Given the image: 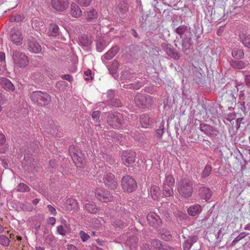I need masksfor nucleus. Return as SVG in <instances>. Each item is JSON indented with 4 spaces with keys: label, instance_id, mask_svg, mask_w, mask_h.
I'll return each mask as SVG.
<instances>
[{
    "label": "nucleus",
    "instance_id": "1",
    "mask_svg": "<svg viewBox=\"0 0 250 250\" xmlns=\"http://www.w3.org/2000/svg\"><path fill=\"white\" fill-rule=\"evenodd\" d=\"M177 190L183 197H190L193 192L191 181L189 179L181 180L177 183Z\"/></svg>",
    "mask_w": 250,
    "mask_h": 250
},
{
    "label": "nucleus",
    "instance_id": "2",
    "mask_svg": "<svg viewBox=\"0 0 250 250\" xmlns=\"http://www.w3.org/2000/svg\"><path fill=\"white\" fill-rule=\"evenodd\" d=\"M30 98L34 103L41 106L47 105L51 101V97L49 95L40 91L32 92Z\"/></svg>",
    "mask_w": 250,
    "mask_h": 250
},
{
    "label": "nucleus",
    "instance_id": "3",
    "mask_svg": "<svg viewBox=\"0 0 250 250\" xmlns=\"http://www.w3.org/2000/svg\"><path fill=\"white\" fill-rule=\"evenodd\" d=\"M124 122V117L122 114L115 112L110 114L107 119V123L113 128H120Z\"/></svg>",
    "mask_w": 250,
    "mask_h": 250
},
{
    "label": "nucleus",
    "instance_id": "4",
    "mask_svg": "<svg viewBox=\"0 0 250 250\" xmlns=\"http://www.w3.org/2000/svg\"><path fill=\"white\" fill-rule=\"evenodd\" d=\"M12 58L15 66L18 67L24 68L29 63L27 57L24 54L20 52H14Z\"/></svg>",
    "mask_w": 250,
    "mask_h": 250
},
{
    "label": "nucleus",
    "instance_id": "5",
    "mask_svg": "<svg viewBox=\"0 0 250 250\" xmlns=\"http://www.w3.org/2000/svg\"><path fill=\"white\" fill-rule=\"evenodd\" d=\"M135 102L138 106L145 108L150 106L153 102L150 95L138 94L135 98Z\"/></svg>",
    "mask_w": 250,
    "mask_h": 250
},
{
    "label": "nucleus",
    "instance_id": "6",
    "mask_svg": "<svg viewBox=\"0 0 250 250\" xmlns=\"http://www.w3.org/2000/svg\"><path fill=\"white\" fill-rule=\"evenodd\" d=\"M122 186L124 190L132 192L136 188L137 184L133 178L129 175H126L122 178Z\"/></svg>",
    "mask_w": 250,
    "mask_h": 250
},
{
    "label": "nucleus",
    "instance_id": "7",
    "mask_svg": "<svg viewBox=\"0 0 250 250\" xmlns=\"http://www.w3.org/2000/svg\"><path fill=\"white\" fill-rule=\"evenodd\" d=\"M95 197L100 201L103 202H108L113 200V196L109 192H105L101 187L97 188L95 191Z\"/></svg>",
    "mask_w": 250,
    "mask_h": 250
},
{
    "label": "nucleus",
    "instance_id": "8",
    "mask_svg": "<svg viewBox=\"0 0 250 250\" xmlns=\"http://www.w3.org/2000/svg\"><path fill=\"white\" fill-rule=\"evenodd\" d=\"M51 4L56 11L63 12L68 8L69 1L68 0H51Z\"/></svg>",
    "mask_w": 250,
    "mask_h": 250
},
{
    "label": "nucleus",
    "instance_id": "9",
    "mask_svg": "<svg viewBox=\"0 0 250 250\" xmlns=\"http://www.w3.org/2000/svg\"><path fill=\"white\" fill-rule=\"evenodd\" d=\"M135 157L136 154L134 152L126 151L123 152L122 160L125 165L129 167L135 162Z\"/></svg>",
    "mask_w": 250,
    "mask_h": 250
},
{
    "label": "nucleus",
    "instance_id": "10",
    "mask_svg": "<svg viewBox=\"0 0 250 250\" xmlns=\"http://www.w3.org/2000/svg\"><path fill=\"white\" fill-rule=\"evenodd\" d=\"M104 183L106 187L111 189H115L118 187V183L114 175L109 173L104 177Z\"/></svg>",
    "mask_w": 250,
    "mask_h": 250
},
{
    "label": "nucleus",
    "instance_id": "11",
    "mask_svg": "<svg viewBox=\"0 0 250 250\" xmlns=\"http://www.w3.org/2000/svg\"><path fill=\"white\" fill-rule=\"evenodd\" d=\"M10 38L12 42L17 44L20 45L22 43V37L20 30L13 28L10 32Z\"/></svg>",
    "mask_w": 250,
    "mask_h": 250
},
{
    "label": "nucleus",
    "instance_id": "12",
    "mask_svg": "<svg viewBox=\"0 0 250 250\" xmlns=\"http://www.w3.org/2000/svg\"><path fill=\"white\" fill-rule=\"evenodd\" d=\"M229 64L235 69H243L247 67H250V63L246 60H231L229 62Z\"/></svg>",
    "mask_w": 250,
    "mask_h": 250
},
{
    "label": "nucleus",
    "instance_id": "13",
    "mask_svg": "<svg viewBox=\"0 0 250 250\" xmlns=\"http://www.w3.org/2000/svg\"><path fill=\"white\" fill-rule=\"evenodd\" d=\"M27 44L28 50L31 52L39 53L42 50L41 45L33 38L29 39L27 41Z\"/></svg>",
    "mask_w": 250,
    "mask_h": 250
},
{
    "label": "nucleus",
    "instance_id": "14",
    "mask_svg": "<svg viewBox=\"0 0 250 250\" xmlns=\"http://www.w3.org/2000/svg\"><path fill=\"white\" fill-rule=\"evenodd\" d=\"M147 220L150 226L154 227H157L161 223L160 218L154 212H150L148 214Z\"/></svg>",
    "mask_w": 250,
    "mask_h": 250
},
{
    "label": "nucleus",
    "instance_id": "15",
    "mask_svg": "<svg viewBox=\"0 0 250 250\" xmlns=\"http://www.w3.org/2000/svg\"><path fill=\"white\" fill-rule=\"evenodd\" d=\"M1 86L8 92H13L15 90V86L8 79L2 77L0 79Z\"/></svg>",
    "mask_w": 250,
    "mask_h": 250
},
{
    "label": "nucleus",
    "instance_id": "16",
    "mask_svg": "<svg viewBox=\"0 0 250 250\" xmlns=\"http://www.w3.org/2000/svg\"><path fill=\"white\" fill-rule=\"evenodd\" d=\"M71 156L74 163L77 167H81L85 165V161L82 154L79 155L77 153L73 152L71 154Z\"/></svg>",
    "mask_w": 250,
    "mask_h": 250
},
{
    "label": "nucleus",
    "instance_id": "17",
    "mask_svg": "<svg viewBox=\"0 0 250 250\" xmlns=\"http://www.w3.org/2000/svg\"><path fill=\"white\" fill-rule=\"evenodd\" d=\"M84 16L87 22H94L98 19V14L96 10L90 9L85 12Z\"/></svg>",
    "mask_w": 250,
    "mask_h": 250
},
{
    "label": "nucleus",
    "instance_id": "18",
    "mask_svg": "<svg viewBox=\"0 0 250 250\" xmlns=\"http://www.w3.org/2000/svg\"><path fill=\"white\" fill-rule=\"evenodd\" d=\"M152 122V118L149 116L143 114L140 116V123L142 127L147 128H148Z\"/></svg>",
    "mask_w": 250,
    "mask_h": 250
},
{
    "label": "nucleus",
    "instance_id": "19",
    "mask_svg": "<svg viewBox=\"0 0 250 250\" xmlns=\"http://www.w3.org/2000/svg\"><path fill=\"white\" fill-rule=\"evenodd\" d=\"M70 14L75 18H79L82 15V10L75 3L73 2L71 5Z\"/></svg>",
    "mask_w": 250,
    "mask_h": 250
},
{
    "label": "nucleus",
    "instance_id": "20",
    "mask_svg": "<svg viewBox=\"0 0 250 250\" xmlns=\"http://www.w3.org/2000/svg\"><path fill=\"white\" fill-rule=\"evenodd\" d=\"M200 195L202 199L207 201L211 198L212 193L209 188L204 187L200 189Z\"/></svg>",
    "mask_w": 250,
    "mask_h": 250
},
{
    "label": "nucleus",
    "instance_id": "21",
    "mask_svg": "<svg viewBox=\"0 0 250 250\" xmlns=\"http://www.w3.org/2000/svg\"><path fill=\"white\" fill-rule=\"evenodd\" d=\"M202 210V207L200 205L194 204L188 208V212L189 215L194 216L200 214Z\"/></svg>",
    "mask_w": 250,
    "mask_h": 250
},
{
    "label": "nucleus",
    "instance_id": "22",
    "mask_svg": "<svg viewBox=\"0 0 250 250\" xmlns=\"http://www.w3.org/2000/svg\"><path fill=\"white\" fill-rule=\"evenodd\" d=\"M240 42L244 46L250 49V35L248 33H242L239 35Z\"/></svg>",
    "mask_w": 250,
    "mask_h": 250
},
{
    "label": "nucleus",
    "instance_id": "23",
    "mask_svg": "<svg viewBox=\"0 0 250 250\" xmlns=\"http://www.w3.org/2000/svg\"><path fill=\"white\" fill-rule=\"evenodd\" d=\"M197 237L195 236H191L188 237L183 244L184 250H189L193 244L197 241Z\"/></svg>",
    "mask_w": 250,
    "mask_h": 250
},
{
    "label": "nucleus",
    "instance_id": "24",
    "mask_svg": "<svg viewBox=\"0 0 250 250\" xmlns=\"http://www.w3.org/2000/svg\"><path fill=\"white\" fill-rule=\"evenodd\" d=\"M119 50V47L117 45H115L110 49L107 52H106L104 57L107 60H111L112 59L115 55L117 53Z\"/></svg>",
    "mask_w": 250,
    "mask_h": 250
},
{
    "label": "nucleus",
    "instance_id": "25",
    "mask_svg": "<svg viewBox=\"0 0 250 250\" xmlns=\"http://www.w3.org/2000/svg\"><path fill=\"white\" fill-rule=\"evenodd\" d=\"M200 129L202 132L208 135L214 134L216 131L212 126L207 124H201L200 125Z\"/></svg>",
    "mask_w": 250,
    "mask_h": 250
},
{
    "label": "nucleus",
    "instance_id": "26",
    "mask_svg": "<svg viewBox=\"0 0 250 250\" xmlns=\"http://www.w3.org/2000/svg\"><path fill=\"white\" fill-rule=\"evenodd\" d=\"M175 183V179L172 174L165 175V179L164 180L163 186L172 187Z\"/></svg>",
    "mask_w": 250,
    "mask_h": 250
},
{
    "label": "nucleus",
    "instance_id": "27",
    "mask_svg": "<svg viewBox=\"0 0 250 250\" xmlns=\"http://www.w3.org/2000/svg\"><path fill=\"white\" fill-rule=\"evenodd\" d=\"M151 196L154 200H157L160 195V188L157 186H152L150 190Z\"/></svg>",
    "mask_w": 250,
    "mask_h": 250
},
{
    "label": "nucleus",
    "instance_id": "28",
    "mask_svg": "<svg viewBox=\"0 0 250 250\" xmlns=\"http://www.w3.org/2000/svg\"><path fill=\"white\" fill-rule=\"evenodd\" d=\"M69 228V227L66 224H64V226L62 225H59L57 227V232L60 235L64 236L66 235L67 233Z\"/></svg>",
    "mask_w": 250,
    "mask_h": 250
},
{
    "label": "nucleus",
    "instance_id": "29",
    "mask_svg": "<svg viewBox=\"0 0 250 250\" xmlns=\"http://www.w3.org/2000/svg\"><path fill=\"white\" fill-rule=\"evenodd\" d=\"M118 9L120 12L122 14L126 13L128 10V3L125 0L120 1L118 5Z\"/></svg>",
    "mask_w": 250,
    "mask_h": 250
},
{
    "label": "nucleus",
    "instance_id": "30",
    "mask_svg": "<svg viewBox=\"0 0 250 250\" xmlns=\"http://www.w3.org/2000/svg\"><path fill=\"white\" fill-rule=\"evenodd\" d=\"M232 56L236 59H242L244 57V52L241 49H235L231 52Z\"/></svg>",
    "mask_w": 250,
    "mask_h": 250
},
{
    "label": "nucleus",
    "instance_id": "31",
    "mask_svg": "<svg viewBox=\"0 0 250 250\" xmlns=\"http://www.w3.org/2000/svg\"><path fill=\"white\" fill-rule=\"evenodd\" d=\"M212 167L210 165L207 164L201 172V177L203 178H206L209 176L212 171Z\"/></svg>",
    "mask_w": 250,
    "mask_h": 250
},
{
    "label": "nucleus",
    "instance_id": "32",
    "mask_svg": "<svg viewBox=\"0 0 250 250\" xmlns=\"http://www.w3.org/2000/svg\"><path fill=\"white\" fill-rule=\"evenodd\" d=\"M163 195L165 197H170L173 194V190L172 187L163 186Z\"/></svg>",
    "mask_w": 250,
    "mask_h": 250
},
{
    "label": "nucleus",
    "instance_id": "33",
    "mask_svg": "<svg viewBox=\"0 0 250 250\" xmlns=\"http://www.w3.org/2000/svg\"><path fill=\"white\" fill-rule=\"evenodd\" d=\"M85 209L89 213H95L98 210V208L94 203H87L85 205Z\"/></svg>",
    "mask_w": 250,
    "mask_h": 250
},
{
    "label": "nucleus",
    "instance_id": "34",
    "mask_svg": "<svg viewBox=\"0 0 250 250\" xmlns=\"http://www.w3.org/2000/svg\"><path fill=\"white\" fill-rule=\"evenodd\" d=\"M49 30L50 35L52 36L56 37L59 34V27L56 24H51Z\"/></svg>",
    "mask_w": 250,
    "mask_h": 250
},
{
    "label": "nucleus",
    "instance_id": "35",
    "mask_svg": "<svg viewBox=\"0 0 250 250\" xmlns=\"http://www.w3.org/2000/svg\"><path fill=\"white\" fill-rule=\"evenodd\" d=\"M79 41L81 44L84 46H88L91 44V40L87 36L83 35L79 38Z\"/></svg>",
    "mask_w": 250,
    "mask_h": 250
},
{
    "label": "nucleus",
    "instance_id": "36",
    "mask_svg": "<svg viewBox=\"0 0 250 250\" xmlns=\"http://www.w3.org/2000/svg\"><path fill=\"white\" fill-rule=\"evenodd\" d=\"M30 190L29 187L24 183L19 184L16 188V190L21 192L29 191Z\"/></svg>",
    "mask_w": 250,
    "mask_h": 250
},
{
    "label": "nucleus",
    "instance_id": "37",
    "mask_svg": "<svg viewBox=\"0 0 250 250\" xmlns=\"http://www.w3.org/2000/svg\"><path fill=\"white\" fill-rule=\"evenodd\" d=\"M133 78V75L128 70L124 71L122 72L121 79L122 80L127 81L132 79Z\"/></svg>",
    "mask_w": 250,
    "mask_h": 250
},
{
    "label": "nucleus",
    "instance_id": "38",
    "mask_svg": "<svg viewBox=\"0 0 250 250\" xmlns=\"http://www.w3.org/2000/svg\"><path fill=\"white\" fill-rule=\"evenodd\" d=\"M10 242V239L4 235H0V244L4 247H8Z\"/></svg>",
    "mask_w": 250,
    "mask_h": 250
},
{
    "label": "nucleus",
    "instance_id": "39",
    "mask_svg": "<svg viewBox=\"0 0 250 250\" xmlns=\"http://www.w3.org/2000/svg\"><path fill=\"white\" fill-rule=\"evenodd\" d=\"M151 246L154 250H161L162 248L165 245H162L160 241L158 240H153L151 242Z\"/></svg>",
    "mask_w": 250,
    "mask_h": 250
},
{
    "label": "nucleus",
    "instance_id": "40",
    "mask_svg": "<svg viewBox=\"0 0 250 250\" xmlns=\"http://www.w3.org/2000/svg\"><path fill=\"white\" fill-rule=\"evenodd\" d=\"M43 23L42 21L35 19L32 21V26L35 30H38L40 29V26H43Z\"/></svg>",
    "mask_w": 250,
    "mask_h": 250
},
{
    "label": "nucleus",
    "instance_id": "41",
    "mask_svg": "<svg viewBox=\"0 0 250 250\" xmlns=\"http://www.w3.org/2000/svg\"><path fill=\"white\" fill-rule=\"evenodd\" d=\"M248 235V233L245 232L240 233L232 241V245L234 246L240 240L245 237Z\"/></svg>",
    "mask_w": 250,
    "mask_h": 250
},
{
    "label": "nucleus",
    "instance_id": "42",
    "mask_svg": "<svg viewBox=\"0 0 250 250\" xmlns=\"http://www.w3.org/2000/svg\"><path fill=\"white\" fill-rule=\"evenodd\" d=\"M168 55L175 60H178L180 58V54L176 50L170 49Z\"/></svg>",
    "mask_w": 250,
    "mask_h": 250
},
{
    "label": "nucleus",
    "instance_id": "43",
    "mask_svg": "<svg viewBox=\"0 0 250 250\" xmlns=\"http://www.w3.org/2000/svg\"><path fill=\"white\" fill-rule=\"evenodd\" d=\"M137 240L135 238H130L126 240V244L131 248H136L137 246Z\"/></svg>",
    "mask_w": 250,
    "mask_h": 250
},
{
    "label": "nucleus",
    "instance_id": "44",
    "mask_svg": "<svg viewBox=\"0 0 250 250\" xmlns=\"http://www.w3.org/2000/svg\"><path fill=\"white\" fill-rule=\"evenodd\" d=\"M24 19V17L23 15H15L11 17L9 19V21L11 22L16 21L20 22L22 21Z\"/></svg>",
    "mask_w": 250,
    "mask_h": 250
},
{
    "label": "nucleus",
    "instance_id": "45",
    "mask_svg": "<svg viewBox=\"0 0 250 250\" xmlns=\"http://www.w3.org/2000/svg\"><path fill=\"white\" fill-rule=\"evenodd\" d=\"M118 68V62L117 61H113L112 63L111 66L108 68L110 73L113 74L115 73Z\"/></svg>",
    "mask_w": 250,
    "mask_h": 250
},
{
    "label": "nucleus",
    "instance_id": "46",
    "mask_svg": "<svg viewBox=\"0 0 250 250\" xmlns=\"http://www.w3.org/2000/svg\"><path fill=\"white\" fill-rule=\"evenodd\" d=\"M188 29V26L186 25H181L175 29L176 32L180 35H183Z\"/></svg>",
    "mask_w": 250,
    "mask_h": 250
},
{
    "label": "nucleus",
    "instance_id": "47",
    "mask_svg": "<svg viewBox=\"0 0 250 250\" xmlns=\"http://www.w3.org/2000/svg\"><path fill=\"white\" fill-rule=\"evenodd\" d=\"M82 6L87 7L90 5L92 0H75Z\"/></svg>",
    "mask_w": 250,
    "mask_h": 250
},
{
    "label": "nucleus",
    "instance_id": "48",
    "mask_svg": "<svg viewBox=\"0 0 250 250\" xmlns=\"http://www.w3.org/2000/svg\"><path fill=\"white\" fill-rule=\"evenodd\" d=\"M79 234L83 242L86 241L90 238L89 235H88L87 233H86L85 232L82 230L80 231Z\"/></svg>",
    "mask_w": 250,
    "mask_h": 250
},
{
    "label": "nucleus",
    "instance_id": "49",
    "mask_svg": "<svg viewBox=\"0 0 250 250\" xmlns=\"http://www.w3.org/2000/svg\"><path fill=\"white\" fill-rule=\"evenodd\" d=\"M110 104L112 106L115 107H120L122 106V103L120 100L117 99L112 100Z\"/></svg>",
    "mask_w": 250,
    "mask_h": 250
},
{
    "label": "nucleus",
    "instance_id": "50",
    "mask_svg": "<svg viewBox=\"0 0 250 250\" xmlns=\"http://www.w3.org/2000/svg\"><path fill=\"white\" fill-rule=\"evenodd\" d=\"M67 204L71 206L68 209H71L74 208L77 206V202L76 200L74 199H69L67 200Z\"/></svg>",
    "mask_w": 250,
    "mask_h": 250
},
{
    "label": "nucleus",
    "instance_id": "51",
    "mask_svg": "<svg viewBox=\"0 0 250 250\" xmlns=\"http://www.w3.org/2000/svg\"><path fill=\"white\" fill-rule=\"evenodd\" d=\"M164 125L159 126L158 129L156 130V134L158 137H161L164 133Z\"/></svg>",
    "mask_w": 250,
    "mask_h": 250
},
{
    "label": "nucleus",
    "instance_id": "52",
    "mask_svg": "<svg viewBox=\"0 0 250 250\" xmlns=\"http://www.w3.org/2000/svg\"><path fill=\"white\" fill-rule=\"evenodd\" d=\"M0 64L6 66L5 54L2 52H0Z\"/></svg>",
    "mask_w": 250,
    "mask_h": 250
},
{
    "label": "nucleus",
    "instance_id": "53",
    "mask_svg": "<svg viewBox=\"0 0 250 250\" xmlns=\"http://www.w3.org/2000/svg\"><path fill=\"white\" fill-rule=\"evenodd\" d=\"M47 208L48 211L50 212L51 214L54 216H55L57 214V211L54 207L50 205L47 206Z\"/></svg>",
    "mask_w": 250,
    "mask_h": 250
},
{
    "label": "nucleus",
    "instance_id": "54",
    "mask_svg": "<svg viewBox=\"0 0 250 250\" xmlns=\"http://www.w3.org/2000/svg\"><path fill=\"white\" fill-rule=\"evenodd\" d=\"M100 115V112L99 111H95L93 112L92 114V117L93 120H95L96 121H98L99 119Z\"/></svg>",
    "mask_w": 250,
    "mask_h": 250
},
{
    "label": "nucleus",
    "instance_id": "55",
    "mask_svg": "<svg viewBox=\"0 0 250 250\" xmlns=\"http://www.w3.org/2000/svg\"><path fill=\"white\" fill-rule=\"evenodd\" d=\"M61 78L62 79L67 80L69 82H71L73 80L72 77L69 74L62 75L61 76Z\"/></svg>",
    "mask_w": 250,
    "mask_h": 250
},
{
    "label": "nucleus",
    "instance_id": "56",
    "mask_svg": "<svg viewBox=\"0 0 250 250\" xmlns=\"http://www.w3.org/2000/svg\"><path fill=\"white\" fill-rule=\"evenodd\" d=\"M244 79L246 85L250 86V75H246Z\"/></svg>",
    "mask_w": 250,
    "mask_h": 250
},
{
    "label": "nucleus",
    "instance_id": "57",
    "mask_svg": "<svg viewBox=\"0 0 250 250\" xmlns=\"http://www.w3.org/2000/svg\"><path fill=\"white\" fill-rule=\"evenodd\" d=\"M47 223L51 225H54L56 223V219L53 217H50L47 220Z\"/></svg>",
    "mask_w": 250,
    "mask_h": 250
},
{
    "label": "nucleus",
    "instance_id": "58",
    "mask_svg": "<svg viewBox=\"0 0 250 250\" xmlns=\"http://www.w3.org/2000/svg\"><path fill=\"white\" fill-rule=\"evenodd\" d=\"M5 142V136L2 134L0 133V145L4 144Z\"/></svg>",
    "mask_w": 250,
    "mask_h": 250
},
{
    "label": "nucleus",
    "instance_id": "59",
    "mask_svg": "<svg viewBox=\"0 0 250 250\" xmlns=\"http://www.w3.org/2000/svg\"><path fill=\"white\" fill-rule=\"evenodd\" d=\"M97 48L98 51L101 52L103 50L104 47L102 46V44L100 42H97Z\"/></svg>",
    "mask_w": 250,
    "mask_h": 250
},
{
    "label": "nucleus",
    "instance_id": "60",
    "mask_svg": "<svg viewBox=\"0 0 250 250\" xmlns=\"http://www.w3.org/2000/svg\"><path fill=\"white\" fill-rule=\"evenodd\" d=\"M84 74L85 76H89L90 77V78L92 79V77H91L92 73H91V70H90L89 69H88V70L85 71L84 72Z\"/></svg>",
    "mask_w": 250,
    "mask_h": 250
},
{
    "label": "nucleus",
    "instance_id": "61",
    "mask_svg": "<svg viewBox=\"0 0 250 250\" xmlns=\"http://www.w3.org/2000/svg\"><path fill=\"white\" fill-rule=\"evenodd\" d=\"M68 250H78L77 248L73 245H69L67 246Z\"/></svg>",
    "mask_w": 250,
    "mask_h": 250
},
{
    "label": "nucleus",
    "instance_id": "62",
    "mask_svg": "<svg viewBox=\"0 0 250 250\" xmlns=\"http://www.w3.org/2000/svg\"><path fill=\"white\" fill-rule=\"evenodd\" d=\"M161 250H175L171 247H169L168 246L165 245L164 247H163L162 248Z\"/></svg>",
    "mask_w": 250,
    "mask_h": 250
},
{
    "label": "nucleus",
    "instance_id": "63",
    "mask_svg": "<svg viewBox=\"0 0 250 250\" xmlns=\"http://www.w3.org/2000/svg\"><path fill=\"white\" fill-rule=\"evenodd\" d=\"M243 118H238L236 120V125L238 127L240 126L241 122L242 121Z\"/></svg>",
    "mask_w": 250,
    "mask_h": 250
},
{
    "label": "nucleus",
    "instance_id": "64",
    "mask_svg": "<svg viewBox=\"0 0 250 250\" xmlns=\"http://www.w3.org/2000/svg\"><path fill=\"white\" fill-rule=\"evenodd\" d=\"M244 229L250 230V224H248L244 227Z\"/></svg>",
    "mask_w": 250,
    "mask_h": 250
}]
</instances>
